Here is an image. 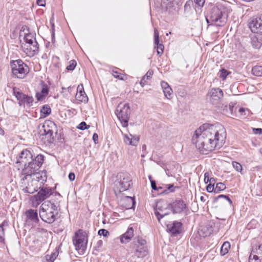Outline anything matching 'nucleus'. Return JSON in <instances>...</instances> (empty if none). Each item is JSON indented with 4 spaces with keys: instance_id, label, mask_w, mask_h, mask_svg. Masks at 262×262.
I'll list each match as a JSON object with an SVG mask.
<instances>
[{
    "instance_id": "obj_1",
    "label": "nucleus",
    "mask_w": 262,
    "mask_h": 262,
    "mask_svg": "<svg viewBox=\"0 0 262 262\" xmlns=\"http://www.w3.org/2000/svg\"><path fill=\"white\" fill-rule=\"evenodd\" d=\"M226 138V130L222 125L205 123L194 132L192 142L200 152L207 154L222 147Z\"/></svg>"
},
{
    "instance_id": "obj_2",
    "label": "nucleus",
    "mask_w": 262,
    "mask_h": 262,
    "mask_svg": "<svg viewBox=\"0 0 262 262\" xmlns=\"http://www.w3.org/2000/svg\"><path fill=\"white\" fill-rule=\"evenodd\" d=\"M46 181V174L43 171L34 172V192L38 191L36 194L34 195V199L38 204L52 194V189L51 188L44 186Z\"/></svg>"
},
{
    "instance_id": "obj_3",
    "label": "nucleus",
    "mask_w": 262,
    "mask_h": 262,
    "mask_svg": "<svg viewBox=\"0 0 262 262\" xmlns=\"http://www.w3.org/2000/svg\"><path fill=\"white\" fill-rule=\"evenodd\" d=\"M58 206L57 202L51 201L43 202L39 210V215L42 220L49 224L53 223L58 214Z\"/></svg>"
},
{
    "instance_id": "obj_4",
    "label": "nucleus",
    "mask_w": 262,
    "mask_h": 262,
    "mask_svg": "<svg viewBox=\"0 0 262 262\" xmlns=\"http://www.w3.org/2000/svg\"><path fill=\"white\" fill-rule=\"evenodd\" d=\"M12 74L13 77L24 78L29 72V68L21 60H13L10 62Z\"/></svg>"
},
{
    "instance_id": "obj_5",
    "label": "nucleus",
    "mask_w": 262,
    "mask_h": 262,
    "mask_svg": "<svg viewBox=\"0 0 262 262\" xmlns=\"http://www.w3.org/2000/svg\"><path fill=\"white\" fill-rule=\"evenodd\" d=\"M118 119L124 127L128 126V122L130 114L129 105L128 103H120L115 111Z\"/></svg>"
},
{
    "instance_id": "obj_6",
    "label": "nucleus",
    "mask_w": 262,
    "mask_h": 262,
    "mask_svg": "<svg viewBox=\"0 0 262 262\" xmlns=\"http://www.w3.org/2000/svg\"><path fill=\"white\" fill-rule=\"evenodd\" d=\"M73 241L76 250L79 253L83 254L86 250L88 243V238L85 233L79 230L75 233Z\"/></svg>"
},
{
    "instance_id": "obj_7",
    "label": "nucleus",
    "mask_w": 262,
    "mask_h": 262,
    "mask_svg": "<svg viewBox=\"0 0 262 262\" xmlns=\"http://www.w3.org/2000/svg\"><path fill=\"white\" fill-rule=\"evenodd\" d=\"M132 180L127 173H120L117 175V179L115 182L116 189L119 192L127 190L131 185Z\"/></svg>"
},
{
    "instance_id": "obj_8",
    "label": "nucleus",
    "mask_w": 262,
    "mask_h": 262,
    "mask_svg": "<svg viewBox=\"0 0 262 262\" xmlns=\"http://www.w3.org/2000/svg\"><path fill=\"white\" fill-rule=\"evenodd\" d=\"M227 16L217 7L213 8L210 13V20L217 26H223L227 21Z\"/></svg>"
},
{
    "instance_id": "obj_9",
    "label": "nucleus",
    "mask_w": 262,
    "mask_h": 262,
    "mask_svg": "<svg viewBox=\"0 0 262 262\" xmlns=\"http://www.w3.org/2000/svg\"><path fill=\"white\" fill-rule=\"evenodd\" d=\"M38 129L37 135L41 140L43 141L44 143L52 142L53 139V131L50 128L49 124H47V123L43 125L40 124L38 125Z\"/></svg>"
},
{
    "instance_id": "obj_10",
    "label": "nucleus",
    "mask_w": 262,
    "mask_h": 262,
    "mask_svg": "<svg viewBox=\"0 0 262 262\" xmlns=\"http://www.w3.org/2000/svg\"><path fill=\"white\" fill-rule=\"evenodd\" d=\"M33 155L31 152L27 149L23 150L18 158L17 159V163L23 164L26 169L27 167L32 168Z\"/></svg>"
},
{
    "instance_id": "obj_11",
    "label": "nucleus",
    "mask_w": 262,
    "mask_h": 262,
    "mask_svg": "<svg viewBox=\"0 0 262 262\" xmlns=\"http://www.w3.org/2000/svg\"><path fill=\"white\" fill-rule=\"evenodd\" d=\"M168 206L169 205L165 201H159L157 202L154 207V210L155 215L159 222L164 216L169 214L168 211L167 210Z\"/></svg>"
},
{
    "instance_id": "obj_12",
    "label": "nucleus",
    "mask_w": 262,
    "mask_h": 262,
    "mask_svg": "<svg viewBox=\"0 0 262 262\" xmlns=\"http://www.w3.org/2000/svg\"><path fill=\"white\" fill-rule=\"evenodd\" d=\"M223 96V92L220 88H212L209 91L207 94L210 102L213 105L218 104Z\"/></svg>"
},
{
    "instance_id": "obj_13",
    "label": "nucleus",
    "mask_w": 262,
    "mask_h": 262,
    "mask_svg": "<svg viewBox=\"0 0 262 262\" xmlns=\"http://www.w3.org/2000/svg\"><path fill=\"white\" fill-rule=\"evenodd\" d=\"M249 27L252 32L262 34V14L252 18L249 23Z\"/></svg>"
},
{
    "instance_id": "obj_14",
    "label": "nucleus",
    "mask_w": 262,
    "mask_h": 262,
    "mask_svg": "<svg viewBox=\"0 0 262 262\" xmlns=\"http://www.w3.org/2000/svg\"><path fill=\"white\" fill-rule=\"evenodd\" d=\"M13 93L16 98L18 100L24 102L26 106L30 107L32 105V103H33V98L32 97H28L23 94L16 88L13 89Z\"/></svg>"
},
{
    "instance_id": "obj_15",
    "label": "nucleus",
    "mask_w": 262,
    "mask_h": 262,
    "mask_svg": "<svg viewBox=\"0 0 262 262\" xmlns=\"http://www.w3.org/2000/svg\"><path fill=\"white\" fill-rule=\"evenodd\" d=\"M166 11L170 14H176L178 12V7L176 0H162Z\"/></svg>"
},
{
    "instance_id": "obj_16",
    "label": "nucleus",
    "mask_w": 262,
    "mask_h": 262,
    "mask_svg": "<svg viewBox=\"0 0 262 262\" xmlns=\"http://www.w3.org/2000/svg\"><path fill=\"white\" fill-rule=\"evenodd\" d=\"M249 262H262V245L253 249L249 258Z\"/></svg>"
},
{
    "instance_id": "obj_17",
    "label": "nucleus",
    "mask_w": 262,
    "mask_h": 262,
    "mask_svg": "<svg viewBox=\"0 0 262 262\" xmlns=\"http://www.w3.org/2000/svg\"><path fill=\"white\" fill-rule=\"evenodd\" d=\"M171 207L176 213H180L186 210V204L181 200H176L171 204Z\"/></svg>"
},
{
    "instance_id": "obj_18",
    "label": "nucleus",
    "mask_w": 262,
    "mask_h": 262,
    "mask_svg": "<svg viewBox=\"0 0 262 262\" xmlns=\"http://www.w3.org/2000/svg\"><path fill=\"white\" fill-rule=\"evenodd\" d=\"M23 218L25 220V230H31L33 228V209H30L26 211Z\"/></svg>"
},
{
    "instance_id": "obj_19",
    "label": "nucleus",
    "mask_w": 262,
    "mask_h": 262,
    "mask_svg": "<svg viewBox=\"0 0 262 262\" xmlns=\"http://www.w3.org/2000/svg\"><path fill=\"white\" fill-rule=\"evenodd\" d=\"M182 224L180 222L174 221L168 224L167 226V229L173 235L179 234L181 232Z\"/></svg>"
},
{
    "instance_id": "obj_20",
    "label": "nucleus",
    "mask_w": 262,
    "mask_h": 262,
    "mask_svg": "<svg viewBox=\"0 0 262 262\" xmlns=\"http://www.w3.org/2000/svg\"><path fill=\"white\" fill-rule=\"evenodd\" d=\"M76 99L80 102L86 103L88 101V97L86 95L83 85H79L77 87V92L75 96Z\"/></svg>"
},
{
    "instance_id": "obj_21",
    "label": "nucleus",
    "mask_w": 262,
    "mask_h": 262,
    "mask_svg": "<svg viewBox=\"0 0 262 262\" xmlns=\"http://www.w3.org/2000/svg\"><path fill=\"white\" fill-rule=\"evenodd\" d=\"M49 89L48 85L43 81H41V90L40 92H37L36 98L38 101H41L45 99L49 94Z\"/></svg>"
},
{
    "instance_id": "obj_22",
    "label": "nucleus",
    "mask_w": 262,
    "mask_h": 262,
    "mask_svg": "<svg viewBox=\"0 0 262 262\" xmlns=\"http://www.w3.org/2000/svg\"><path fill=\"white\" fill-rule=\"evenodd\" d=\"M154 43L157 45V54L160 56L163 54L164 46L159 43V32L157 29L154 30Z\"/></svg>"
},
{
    "instance_id": "obj_23",
    "label": "nucleus",
    "mask_w": 262,
    "mask_h": 262,
    "mask_svg": "<svg viewBox=\"0 0 262 262\" xmlns=\"http://www.w3.org/2000/svg\"><path fill=\"white\" fill-rule=\"evenodd\" d=\"M23 33L25 43H33V35L30 32H29L27 26H23L21 28L20 32V35L22 36Z\"/></svg>"
},
{
    "instance_id": "obj_24",
    "label": "nucleus",
    "mask_w": 262,
    "mask_h": 262,
    "mask_svg": "<svg viewBox=\"0 0 262 262\" xmlns=\"http://www.w3.org/2000/svg\"><path fill=\"white\" fill-rule=\"evenodd\" d=\"M134 235V229L132 227L128 228L127 231L120 236V242L122 244L128 243Z\"/></svg>"
},
{
    "instance_id": "obj_25",
    "label": "nucleus",
    "mask_w": 262,
    "mask_h": 262,
    "mask_svg": "<svg viewBox=\"0 0 262 262\" xmlns=\"http://www.w3.org/2000/svg\"><path fill=\"white\" fill-rule=\"evenodd\" d=\"M139 141V137L138 136H133L130 134L129 136L127 135H124V142L128 145L136 146Z\"/></svg>"
},
{
    "instance_id": "obj_26",
    "label": "nucleus",
    "mask_w": 262,
    "mask_h": 262,
    "mask_svg": "<svg viewBox=\"0 0 262 262\" xmlns=\"http://www.w3.org/2000/svg\"><path fill=\"white\" fill-rule=\"evenodd\" d=\"M44 161V156L42 155H38L35 159H34V172L35 170H38L41 166Z\"/></svg>"
},
{
    "instance_id": "obj_27",
    "label": "nucleus",
    "mask_w": 262,
    "mask_h": 262,
    "mask_svg": "<svg viewBox=\"0 0 262 262\" xmlns=\"http://www.w3.org/2000/svg\"><path fill=\"white\" fill-rule=\"evenodd\" d=\"M161 85L163 89V93L164 94L166 98H168V97H170L172 95V90L170 86L169 85L167 82L162 81L161 82Z\"/></svg>"
},
{
    "instance_id": "obj_28",
    "label": "nucleus",
    "mask_w": 262,
    "mask_h": 262,
    "mask_svg": "<svg viewBox=\"0 0 262 262\" xmlns=\"http://www.w3.org/2000/svg\"><path fill=\"white\" fill-rule=\"evenodd\" d=\"M213 230L212 227L209 225L202 227L199 231V234L201 236L206 237L209 236L212 232Z\"/></svg>"
},
{
    "instance_id": "obj_29",
    "label": "nucleus",
    "mask_w": 262,
    "mask_h": 262,
    "mask_svg": "<svg viewBox=\"0 0 262 262\" xmlns=\"http://www.w3.org/2000/svg\"><path fill=\"white\" fill-rule=\"evenodd\" d=\"M32 43H24L22 45L23 51L25 53L27 56L29 57H33V50L32 49Z\"/></svg>"
},
{
    "instance_id": "obj_30",
    "label": "nucleus",
    "mask_w": 262,
    "mask_h": 262,
    "mask_svg": "<svg viewBox=\"0 0 262 262\" xmlns=\"http://www.w3.org/2000/svg\"><path fill=\"white\" fill-rule=\"evenodd\" d=\"M146 248L145 247H138L135 251V254L138 257H142L147 254Z\"/></svg>"
},
{
    "instance_id": "obj_31",
    "label": "nucleus",
    "mask_w": 262,
    "mask_h": 262,
    "mask_svg": "<svg viewBox=\"0 0 262 262\" xmlns=\"http://www.w3.org/2000/svg\"><path fill=\"white\" fill-rule=\"evenodd\" d=\"M175 165H166L164 167L165 171L168 177H173L176 171L173 170Z\"/></svg>"
},
{
    "instance_id": "obj_32",
    "label": "nucleus",
    "mask_w": 262,
    "mask_h": 262,
    "mask_svg": "<svg viewBox=\"0 0 262 262\" xmlns=\"http://www.w3.org/2000/svg\"><path fill=\"white\" fill-rule=\"evenodd\" d=\"M58 255V252L57 251L52 253L51 255H47L45 257L43 262H54V261L56 259Z\"/></svg>"
},
{
    "instance_id": "obj_33",
    "label": "nucleus",
    "mask_w": 262,
    "mask_h": 262,
    "mask_svg": "<svg viewBox=\"0 0 262 262\" xmlns=\"http://www.w3.org/2000/svg\"><path fill=\"white\" fill-rule=\"evenodd\" d=\"M230 248V244L229 242H225L221 248V254L222 255H225L226 254L228 251L229 249Z\"/></svg>"
},
{
    "instance_id": "obj_34",
    "label": "nucleus",
    "mask_w": 262,
    "mask_h": 262,
    "mask_svg": "<svg viewBox=\"0 0 262 262\" xmlns=\"http://www.w3.org/2000/svg\"><path fill=\"white\" fill-rule=\"evenodd\" d=\"M153 71L152 70H148L146 74L142 77L140 84L142 87H143L146 84V79H149V78L153 75Z\"/></svg>"
},
{
    "instance_id": "obj_35",
    "label": "nucleus",
    "mask_w": 262,
    "mask_h": 262,
    "mask_svg": "<svg viewBox=\"0 0 262 262\" xmlns=\"http://www.w3.org/2000/svg\"><path fill=\"white\" fill-rule=\"evenodd\" d=\"M252 73L256 76H262V66H254L252 69Z\"/></svg>"
},
{
    "instance_id": "obj_36",
    "label": "nucleus",
    "mask_w": 262,
    "mask_h": 262,
    "mask_svg": "<svg viewBox=\"0 0 262 262\" xmlns=\"http://www.w3.org/2000/svg\"><path fill=\"white\" fill-rule=\"evenodd\" d=\"M119 69L117 68H114L112 70V75L115 78L121 80H125L126 79L124 78V76L118 72V70Z\"/></svg>"
},
{
    "instance_id": "obj_37",
    "label": "nucleus",
    "mask_w": 262,
    "mask_h": 262,
    "mask_svg": "<svg viewBox=\"0 0 262 262\" xmlns=\"http://www.w3.org/2000/svg\"><path fill=\"white\" fill-rule=\"evenodd\" d=\"M51 112V110L49 105H44L40 109V113L44 115V117L48 116Z\"/></svg>"
},
{
    "instance_id": "obj_38",
    "label": "nucleus",
    "mask_w": 262,
    "mask_h": 262,
    "mask_svg": "<svg viewBox=\"0 0 262 262\" xmlns=\"http://www.w3.org/2000/svg\"><path fill=\"white\" fill-rule=\"evenodd\" d=\"M125 201L128 203V204L126 206L127 208H134L135 205V199L130 196H126Z\"/></svg>"
},
{
    "instance_id": "obj_39",
    "label": "nucleus",
    "mask_w": 262,
    "mask_h": 262,
    "mask_svg": "<svg viewBox=\"0 0 262 262\" xmlns=\"http://www.w3.org/2000/svg\"><path fill=\"white\" fill-rule=\"evenodd\" d=\"M225 189L226 186L224 183L221 182L217 183L214 187V192L217 193L220 191L225 190Z\"/></svg>"
},
{
    "instance_id": "obj_40",
    "label": "nucleus",
    "mask_w": 262,
    "mask_h": 262,
    "mask_svg": "<svg viewBox=\"0 0 262 262\" xmlns=\"http://www.w3.org/2000/svg\"><path fill=\"white\" fill-rule=\"evenodd\" d=\"M251 44L253 48L255 49H259L261 46V43L259 41L257 38L253 37L251 40Z\"/></svg>"
},
{
    "instance_id": "obj_41",
    "label": "nucleus",
    "mask_w": 262,
    "mask_h": 262,
    "mask_svg": "<svg viewBox=\"0 0 262 262\" xmlns=\"http://www.w3.org/2000/svg\"><path fill=\"white\" fill-rule=\"evenodd\" d=\"M34 243L35 244V245L34 246L35 247V249L37 251H40L41 248L45 245V243L39 240L34 241Z\"/></svg>"
},
{
    "instance_id": "obj_42",
    "label": "nucleus",
    "mask_w": 262,
    "mask_h": 262,
    "mask_svg": "<svg viewBox=\"0 0 262 262\" xmlns=\"http://www.w3.org/2000/svg\"><path fill=\"white\" fill-rule=\"evenodd\" d=\"M225 199V200H227L228 201V202L229 203V204L230 205L232 204V201L231 200V199L228 197V196L227 195H223V194H221V195H219V196H217V197L215 198L214 199V202H215L216 201H217L219 199Z\"/></svg>"
},
{
    "instance_id": "obj_43",
    "label": "nucleus",
    "mask_w": 262,
    "mask_h": 262,
    "mask_svg": "<svg viewBox=\"0 0 262 262\" xmlns=\"http://www.w3.org/2000/svg\"><path fill=\"white\" fill-rule=\"evenodd\" d=\"M193 4V3L192 0L187 1L184 6V11L185 12H189L190 11L191 6Z\"/></svg>"
},
{
    "instance_id": "obj_44",
    "label": "nucleus",
    "mask_w": 262,
    "mask_h": 262,
    "mask_svg": "<svg viewBox=\"0 0 262 262\" xmlns=\"http://www.w3.org/2000/svg\"><path fill=\"white\" fill-rule=\"evenodd\" d=\"M232 166L237 171L242 172L243 168L242 165L240 163L234 161L232 162Z\"/></svg>"
},
{
    "instance_id": "obj_45",
    "label": "nucleus",
    "mask_w": 262,
    "mask_h": 262,
    "mask_svg": "<svg viewBox=\"0 0 262 262\" xmlns=\"http://www.w3.org/2000/svg\"><path fill=\"white\" fill-rule=\"evenodd\" d=\"M220 77L223 79H225L227 75L229 74V72L225 69H222L220 71Z\"/></svg>"
},
{
    "instance_id": "obj_46",
    "label": "nucleus",
    "mask_w": 262,
    "mask_h": 262,
    "mask_svg": "<svg viewBox=\"0 0 262 262\" xmlns=\"http://www.w3.org/2000/svg\"><path fill=\"white\" fill-rule=\"evenodd\" d=\"M76 66V62L74 60H72L70 61V64L67 66V69L68 71H73Z\"/></svg>"
},
{
    "instance_id": "obj_47",
    "label": "nucleus",
    "mask_w": 262,
    "mask_h": 262,
    "mask_svg": "<svg viewBox=\"0 0 262 262\" xmlns=\"http://www.w3.org/2000/svg\"><path fill=\"white\" fill-rule=\"evenodd\" d=\"M166 186H167V189L162 191L161 192H160L161 193H167L168 190H169L170 192H174V188L176 187H174L173 184L167 185Z\"/></svg>"
},
{
    "instance_id": "obj_48",
    "label": "nucleus",
    "mask_w": 262,
    "mask_h": 262,
    "mask_svg": "<svg viewBox=\"0 0 262 262\" xmlns=\"http://www.w3.org/2000/svg\"><path fill=\"white\" fill-rule=\"evenodd\" d=\"M89 127L90 125H87L85 122H81L77 126V128L80 130H84L89 128Z\"/></svg>"
},
{
    "instance_id": "obj_49",
    "label": "nucleus",
    "mask_w": 262,
    "mask_h": 262,
    "mask_svg": "<svg viewBox=\"0 0 262 262\" xmlns=\"http://www.w3.org/2000/svg\"><path fill=\"white\" fill-rule=\"evenodd\" d=\"M98 234L99 235H102L104 237H107L110 233L107 230L104 229H101L98 231Z\"/></svg>"
},
{
    "instance_id": "obj_50",
    "label": "nucleus",
    "mask_w": 262,
    "mask_h": 262,
    "mask_svg": "<svg viewBox=\"0 0 262 262\" xmlns=\"http://www.w3.org/2000/svg\"><path fill=\"white\" fill-rule=\"evenodd\" d=\"M148 178L150 181L151 187L152 189L155 190H156L157 189V187L156 183L155 181L151 180V176H149Z\"/></svg>"
},
{
    "instance_id": "obj_51",
    "label": "nucleus",
    "mask_w": 262,
    "mask_h": 262,
    "mask_svg": "<svg viewBox=\"0 0 262 262\" xmlns=\"http://www.w3.org/2000/svg\"><path fill=\"white\" fill-rule=\"evenodd\" d=\"M206 190L208 192H214V185L209 184L207 186Z\"/></svg>"
},
{
    "instance_id": "obj_52",
    "label": "nucleus",
    "mask_w": 262,
    "mask_h": 262,
    "mask_svg": "<svg viewBox=\"0 0 262 262\" xmlns=\"http://www.w3.org/2000/svg\"><path fill=\"white\" fill-rule=\"evenodd\" d=\"M204 181L205 184H207L209 182V174L208 172H205L204 174Z\"/></svg>"
},
{
    "instance_id": "obj_53",
    "label": "nucleus",
    "mask_w": 262,
    "mask_h": 262,
    "mask_svg": "<svg viewBox=\"0 0 262 262\" xmlns=\"http://www.w3.org/2000/svg\"><path fill=\"white\" fill-rule=\"evenodd\" d=\"M194 2L199 7H202L203 6L205 2L203 0H194Z\"/></svg>"
},
{
    "instance_id": "obj_54",
    "label": "nucleus",
    "mask_w": 262,
    "mask_h": 262,
    "mask_svg": "<svg viewBox=\"0 0 262 262\" xmlns=\"http://www.w3.org/2000/svg\"><path fill=\"white\" fill-rule=\"evenodd\" d=\"M36 4L39 6L44 7L46 5V0H37Z\"/></svg>"
},
{
    "instance_id": "obj_55",
    "label": "nucleus",
    "mask_w": 262,
    "mask_h": 262,
    "mask_svg": "<svg viewBox=\"0 0 262 262\" xmlns=\"http://www.w3.org/2000/svg\"><path fill=\"white\" fill-rule=\"evenodd\" d=\"M253 133L255 134H259L261 135L262 134V128H253Z\"/></svg>"
},
{
    "instance_id": "obj_56",
    "label": "nucleus",
    "mask_w": 262,
    "mask_h": 262,
    "mask_svg": "<svg viewBox=\"0 0 262 262\" xmlns=\"http://www.w3.org/2000/svg\"><path fill=\"white\" fill-rule=\"evenodd\" d=\"M137 242L141 246L140 247H144V245L146 243L145 241L142 239H138Z\"/></svg>"
},
{
    "instance_id": "obj_57",
    "label": "nucleus",
    "mask_w": 262,
    "mask_h": 262,
    "mask_svg": "<svg viewBox=\"0 0 262 262\" xmlns=\"http://www.w3.org/2000/svg\"><path fill=\"white\" fill-rule=\"evenodd\" d=\"M38 221L37 212L34 210V223H37Z\"/></svg>"
},
{
    "instance_id": "obj_58",
    "label": "nucleus",
    "mask_w": 262,
    "mask_h": 262,
    "mask_svg": "<svg viewBox=\"0 0 262 262\" xmlns=\"http://www.w3.org/2000/svg\"><path fill=\"white\" fill-rule=\"evenodd\" d=\"M75 175L73 172H70L69 174V179L71 181H73L75 180Z\"/></svg>"
},
{
    "instance_id": "obj_59",
    "label": "nucleus",
    "mask_w": 262,
    "mask_h": 262,
    "mask_svg": "<svg viewBox=\"0 0 262 262\" xmlns=\"http://www.w3.org/2000/svg\"><path fill=\"white\" fill-rule=\"evenodd\" d=\"M93 140L95 143L98 141V136L96 133H94L93 136Z\"/></svg>"
},
{
    "instance_id": "obj_60",
    "label": "nucleus",
    "mask_w": 262,
    "mask_h": 262,
    "mask_svg": "<svg viewBox=\"0 0 262 262\" xmlns=\"http://www.w3.org/2000/svg\"><path fill=\"white\" fill-rule=\"evenodd\" d=\"M209 183L210 184H212L214 185V184L215 183V179L214 178H209Z\"/></svg>"
},
{
    "instance_id": "obj_61",
    "label": "nucleus",
    "mask_w": 262,
    "mask_h": 262,
    "mask_svg": "<svg viewBox=\"0 0 262 262\" xmlns=\"http://www.w3.org/2000/svg\"><path fill=\"white\" fill-rule=\"evenodd\" d=\"M103 244V242L101 240H99L97 242V245L98 247H100Z\"/></svg>"
},
{
    "instance_id": "obj_62",
    "label": "nucleus",
    "mask_w": 262,
    "mask_h": 262,
    "mask_svg": "<svg viewBox=\"0 0 262 262\" xmlns=\"http://www.w3.org/2000/svg\"><path fill=\"white\" fill-rule=\"evenodd\" d=\"M54 24H52V37H54V31H55V29H54Z\"/></svg>"
},
{
    "instance_id": "obj_63",
    "label": "nucleus",
    "mask_w": 262,
    "mask_h": 262,
    "mask_svg": "<svg viewBox=\"0 0 262 262\" xmlns=\"http://www.w3.org/2000/svg\"><path fill=\"white\" fill-rule=\"evenodd\" d=\"M245 111V109L244 108L241 107L239 109V112L242 114L243 112Z\"/></svg>"
},
{
    "instance_id": "obj_64",
    "label": "nucleus",
    "mask_w": 262,
    "mask_h": 262,
    "mask_svg": "<svg viewBox=\"0 0 262 262\" xmlns=\"http://www.w3.org/2000/svg\"><path fill=\"white\" fill-rule=\"evenodd\" d=\"M5 134L4 130L0 127V135H4Z\"/></svg>"
}]
</instances>
